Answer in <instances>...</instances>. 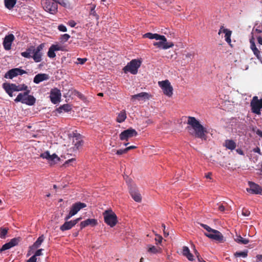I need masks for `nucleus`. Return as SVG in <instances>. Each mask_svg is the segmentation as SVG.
<instances>
[{
    "label": "nucleus",
    "instance_id": "f257e3e1",
    "mask_svg": "<svg viewBox=\"0 0 262 262\" xmlns=\"http://www.w3.org/2000/svg\"><path fill=\"white\" fill-rule=\"evenodd\" d=\"M187 124L189 125L187 128L191 135L202 140H206V129L195 117L189 116Z\"/></svg>",
    "mask_w": 262,
    "mask_h": 262
},
{
    "label": "nucleus",
    "instance_id": "f03ea898",
    "mask_svg": "<svg viewBox=\"0 0 262 262\" xmlns=\"http://www.w3.org/2000/svg\"><path fill=\"white\" fill-rule=\"evenodd\" d=\"M30 92V90H27L23 93H19L14 101L16 102H20L28 105H33L35 103L36 99L33 96L29 95Z\"/></svg>",
    "mask_w": 262,
    "mask_h": 262
},
{
    "label": "nucleus",
    "instance_id": "7ed1b4c3",
    "mask_svg": "<svg viewBox=\"0 0 262 262\" xmlns=\"http://www.w3.org/2000/svg\"><path fill=\"white\" fill-rule=\"evenodd\" d=\"M104 222L111 227H114L117 223V216L111 209L106 210L103 213Z\"/></svg>",
    "mask_w": 262,
    "mask_h": 262
},
{
    "label": "nucleus",
    "instance_id": "20e7f679",
    "mask_svg": "<svg viewBox=\"0 0 262 262\" xmlns=\"http://www.w3.org/2000/svg\"><path fill=\"white\" fill-rule=\"evenodd\" d=\"M41 4L44 10L52 14L57 11L58 4L55 0H43Z\"/></svg>",
    "mask_w": 262,
    "mask_h": 262
},
{
    "label": "nucleus",
    "instance_id": "39448f33",
    "mask_svg": "<svg viewBox=\"0 0 262 262\" xmlns=\"http://www.w3.org/2000/svg\"><path fill=\"white\" fill-rule=\"evenodd\" d=\"M141 62L139 60L133 59L123 68L124 72L126 73L130 72L132 74H136L141 66Z\"/></svg>",
    "mask_w": 262,
    "mask_h": 262
},
{
    "label": "nucleus",
    "instance_id": "423d86ee",
    "mask_svg": "<svg viewBox=\"0 0 262 262\" xmlns=\"http://www.w3.org/2000/svg\"><path fill=\"white\" fill-rule=\"evenodd\" d=\"M129 187V193L132 198L137 202H141L142 196L136 185L132 183V181H127Z\"/></svg>",
    "mask_w": 262,
    "mask_h": 262
},
{
    "label": "nucleus",
    "instance_id": "0eeeda50",
    "mask_svg": "<svg viewBox=\"0 0 262 262\" xmlns=\"http://www.w3.org/2000/svg\"><path fill=\"white\" fill-rule=\"evenodd\" d=\"M158 83L165 95L168 97L172 96L173 88L168 80L159 81Z\"/></svg>",
    "mask_w": 262,
    "mask_h": 262
},
{
    "label": "nucleus",
    "instance_id": "6e6552de",
    "mask_svg": "<svg viewBox=\"0 0 262 262\" xmlns=\"http://www.w3.org/2000/svg\"><path fill=\"white\" fill-rule=\"evenodd\" d=\"M161 37H162V38L158 39L157 40H159V41L154 42L153 43V45L154 46H156L159 48L166 50L170 48H172L174 46L172 42L167 41V39L165 36L161 35Z\"/></svg>",
    "mask_w": 262,
    "mask_h": 262
},
{
    "label": "nucleus",
    "instance_id": "1a4fd4ad",
    "mask_svg": "<svg viewBox=\"0 0 262 262\" xmlns=\"http://www.w3.org/2000/svg\"><path fill=\"white\" fill-rule=\"evenodd\" d=\"M44 47V43H41L36 48L34 47V51H33L31 58L33 59L35 62H39L42 60V51Z\"/></svg>",
    "mask_w": 262,
    "mask_h": 262
},
{
    "label": "nucleus",
    "instance_id": "9d476101",
    "mask_svg": "<svg viewBox=\"0 0 262 262\" xmlns=\"http://www.w3.org/2000/svg\"><path fill=\"white\" fill-rule=\"evenodd\" d=\"M137 135L136 130L132 128H129L121 132L119 135V138L121 141H127L128 139L136 137Z\"/></svg>",
    "mask_w": 262,
    "mask_h": 262
},
{
    "label": "nucleus",
    "instance_id": "9b49d317",
    "mask_svg": "<svg viewBox=\"0 0 262 262\" xmlns=\"http://www.w3.org/2000/svg\"><path fill=\"white\" fill-rule=\"evenodd\" d=\"M204 234L209 238L222 243L224 241V236L218 230L212 229L209 233H205Z\"/></svg>",
    "mask_w": 262,
    "mask_h": 262
},
{
    "label": "nucleus",
    "instance_id": "f8f14e48",
    "mask_svg": "<svg viewBox=\"0 0 262 262\" xmlns=\"http://www.w3.org/2000/svg\"><path fill=\"white\" fill-rule=\"evenodd\" d=\"M27 72L20 68H14L7 71L5 74V78L12 79L18 75H22L24 74H26Z\"/></svg>",
    "mask_w": 262,
    "mask_h": 262
},
{
    "label": "nucleus",
    "instance_id": "ddd939ff",
    "mask_svg": "<svg viewBox=\"0 0 262 262\" xmlns=\"http://www.w3.org/2000/svg\"><path fill=\"white\" fill-rule=\"evenodd\" d=\"M250 106L251 107V111L253 113L260 115L261 114L260 103L259 99L257 96L253 97L251 102Z\"/></svg>",
    "mask_w": 262,
    "mask_h": 262
},
{
    "label": "nucleus",
    "instance_id": "4468645a",
    "mask_svg": "<svg viewBox=\"0 0 262 262\" xmlns=\"http://www.w3.org/2000/svg\"><path fill=\"white\" fill-rule=\"evenodd\" d=\"M249 187L246 188L247 191L253 194H259L261 191V187L258 184L255 183L253 181H249Z\"/></svg>",
    "mask_w": 262,
    "mask_h": 262
},
{
    "label": "nucleus",
    "instance_id": "2eb2a0df",
    "mask_svg": "<svg viewBox=\"0 0 262 262\" xmlns=\"http://www.w3.org/2000/svg\"><path fill=\"white\" fill-rule=\"evenodd\" d=\"M61 92L57 88L52 89L50 92V100L53 104H57L59 102L61 99Z\"/></svg>",
    "mask_w": 262,
    "mask_h": 262
},
{
    "label": "nucleus",
    "instance_id": "dca6fc26",
    "mask_svg": "<svg viewBox=\"0 0 262 262\" xmlns=\"http://www.w3.org/2000/svg\"><path fill=\"white\" fill-rule=\"evenodd\" d=\"M40 157L43 159H47L51 164H55L59 161V158L55 154L50 155L49 151H46L40 155Z\"/></svg>",
    "mask_w": 262,
    "mask_h": 262
},
{
    "label": "nucleus",
    "instance_id": "f3484780",
    "mask_svg": "<svg viewBox=\"0 0 262 262\" xmlns=\"http://www.w3.org/2000/svg\"><path fill=\"white\" fill-rule=\"evenodd\" d=\"M14 39V36L12 34H10L5 37L3 44L4 48L6 50H10L11 49L12 43Z\"/></svg>",
    "mask_w": 262,
    "mask_h": 262
},
{
    "label": "nucleus",
    "instance_id": "a211bd4d",
    "mask_svg": "<svg viewBox=\"0 0 262 262\" xmlns=\"http://www.w3.org/2000/svg\"><path fill=\"white\" fill-rule=\"evenodd\" d=\"M73 150H78L83 144L82 140L80 134H74L73 137Z\"/></svg>",
    "mask_w": 262,
    "mask_h": 262
},
{
    "label": "nucleus",
    "instance_id": "6ab92c4d",
    "mask_svg": "<svg viewBox=\"0 0 262 262\" xmlns=\"http://www.w3.org/2000/svg\"><path fill=\"white\" fill-rule=\"evenodd\" d=\"M151 97V95L146 92H141L140 93L132 95L131 97V100L134 101L135 99L138 101H146V100L149 99Z\"/></svg>",
    "mask_w": 262,
    "mask_h": 262
},
{
    "label": "nucleus",
    "instance_id": "aec40b11",
    "mask_svg": "<svg viewBox=\"0 0 262 262\" xmlns=\"http://www.w3.org/2000/svg\"><path fill=\"white\" fill-rule=\"evenodd\" d=\"M3 88L6 92L10 96L12 97V93L13 92H16V85L13 83H4L3 84Z\"/></svg>",
    "mask_w": 262,
    "mask_h": 262
},
{
    "label": "nucleus",
    "instance_id": "412c9836",
    "mask_svg": "<svg viewBox=\"0 0 262 262\" xmlns=\"http://www.w3.org/2000/svg\"><path fill=\"white\" fill-rule=\"evenodd\" d=\"M86 207V204L78 202L73 204L70 211L73 214L75 215L80 209Z\"/></svg>",
    "mask_w": 262,
    "mask_h": 262
},
{
    "label": "nucleus",
    "instance_id": "4be33fe9",
    "mask_svg": "<svg viewBox=\"0 0 262 262\" xmlns=\"http://www.w3.org/2000/svg\"><path fill=\"white\" fill-rule=\"evenodd\" d=\"M49 78V76L47 74H38L35 76L33 82L36 84H38L43 81L48 80Z\"/></svg>",
    "mask_w": 262,
    "mask_h": 262
},
{
    "label": "nucleus",
    "instance_id": "5701e85b",
    "mask_svg": "<svg viewBox=\"0 0 262 262\" xmlns=\"http://www.w3.org/2000/svg\"><path fill=\"white\" fill-rule=\"evenodd\" d=\"M45 239L43 235H41L38 237L36 242L30 247L32 250H35L40 247Z\"/></svg>",
    "mask_w": 262,
    "mask_h": 262
},
{
    "label": "nucleus",
    "instance_id": "b1692460",
    "mask_svg": "<svg viewBox=\"0 0 262 262\" xmlns=\"http://www.w3.org/2000/svg\"><path fill=\"white\" fill-rule=\"evenodd\" d=\"M34 46H31L26 51L21 52V55L25 58H30L32 57V55L33 54V51H34Z\"/></svg>",
    "mask_w": 262,
    "mask_h": 262
},
{
    "label": "nucleus",
    "instance_id": "393cba45",
    "mask_svg": "<svg viewBox=\"0 0 262 262\" xmlns=\"http://www.w3.org/2000/svg\"><path fill=\"white\" fill-rule=\"evenodd\" d=\"M223 145L227 149L232 150L235 148L236 144L233 140L227 139L225 141Z\"/></svg>",
    "mask_w": 262,
    "mask_h": 262
},
{
    "label": "nucleus",
    "instance_id": "a878e982",
    "mask_svg": "<svg viewBox=\"0 0 262 262\" xmlns=\"http://www.w3.org/2000/svg\"><path fill=\"white\" fill-rule=\"evenodd\" d=\"M234 239L237 243L242 245H246L249 242L248 239L243 238L240 235L237 234L235 236Z\"/></svg>",
    "mask_w": 262,
    "mask_h": 262
},
{
    "label": "nucleus",
    "instance_id": "bb28decb",
    "mask_svg": "<svg viewBox=\"0 0 262 262\" xmlns=\"http://www.w3.org/2000/svg\"><path fill=\"white\" fill-rule=\"evenodd\" d=\"M74 226L72 221L66 222L62 226H60V229L62 231H64L71 229Z\"/></svg>",
    "mask_w": 262,
    "mask_h": 262
},
{
    "label": "nucleus",
    "instance_id": "cd10ccee",
    "mask_svg": "<svg viewBox=\"0 0 262 262\" xmlns=\"http://www.w3.org/2000/svg\"><path fill=\"white\" fill-rule=\"evenodd\" d=\"M126 118V114L125 110L121 111L118 115L116 119L117 122L122 123L125 121Z\"/></svg>",
    "mask_w": 262,
    "mask_h": 262
},
{
    "label": "nucleus",
    "instance_id": "c85d7f7f",
    "mask_svg": "<svg viewBox=\"0 0 262 262\" xmlns=\"http://www.w3.org/2000/svg\"><path fill=\"white\" fill-rule=\"evenodd\" d=\"M144 37L148 38L149 39H155L156 40H158V39L162 38L161 35H159L157 33H147L144 35Z\"/></svg>",
    "mask_w": 262,
    "mask_h": 262
},
{
    "label": "nucleus",
    "instance_id": "c756f323",
    "mask_svg": "<svg viewBox=\"0 0 262 262\" xmlns=\"http://www.w3.org/2000/svg\"><path fill=\"white\" fill-rule=\"evenodd\" d=\"M16 3V0H4V4L6 8L9 10L14 7Z\"/></svg>",
    "mask_w": 262,
    "mask_h": 262
},
{
    "label": "nucleus",
    "instance_id": "7c9ffc66",
    "mask_svg": "<svg viewBox=\"0 0 262 262\" xmlns=\"http://www.w3.org/2000/svg\"><path fill=\"white\" fill-rule=\"evenodd\" d=\"M71 110V107L69 104H63L60 106L58 109L57 111L59 113H62L63 112H68Z\"/></svg>",
    "mask_w": 262,
    "mask_h": 262
},
{
    "label": "nucleus",
    "instance_id": "2f4dec72",
    "mask_svg": "<svg viewBox=\"0 0 262 262\" xmlns=\"http://www.w3.org/2000/svg\"><path fill=\"white\" fill-rule=\"evenodd\" d=\"M224 33L225 34V40L228 43H230L231 41V35L232 32L228 29H224Z\"/></svg>",
    "mask_w": 262,
    "mask_h": 262
},
{
    "label": "nucleus",
    "instance_id": "473e14b6",
    "mask_svg": "<svg viewBox=\"0 0 262 262\" xmlns=\"http://www.w3.org/2000/svg\"><path fill=\"white\" fill-rule=\"evenodd\" d=\"M85 221L87 226L90 225L92 227H94L96 226L98 224L97 220L95 219H88L85 220Z\"/></svg>",
    "mask_w": 262,
    "mask_h": 262
},
{
    "label": "nucleus",
    "instance_id": "72a5a7b5",
    "mask_svg": "<svg viewBox=\"0 0 262 262\" xmlns=\"http://www.w3.org/2000/svg\"><path fill=\"white\" fill-rule=\"evenodd\" d=\"M234 255L235 257H242L243 258H246L248 256V251H239V252H236Z\"/></svg>",
    "mask_w": 262,
    "mask_h": 262
},
{
    "label": "nucleus",
    "instance_id": "f704fd0d",
    "mask_svg": "<svg viewBox=\"0 0 262 262\" xmlns=\"http://www.w3.org/2000/svg\"><path fill=\"white\" fill-rule=\"evenodd\" d=\"M20 237L13 238L11 239L9 243L11 245V246L13 247L17 245L18 243L20 242Z\"/></svg>",
    "mask_w": 262,
    "mask_h": 262
},
{
    "label": "nucleus",
    "instance_id": "c9c22d12",
    "mask_svg": "<svg viewBox=\"0 0 262 262\" xmlns=\"http://www.w3.org/2000/svg\"><path fill=\"white\" fill-rule=\"evenodd\" d=\"M8 229L6 228H1V233H0V237L2 239H4L6 238V235L8 233Z\"/></svg>",
    "mask_w": 262,
    "mask_h": 262
},
{
    "label": "nucleus",
    "instance_id": "e433bc0d",
    "mask_svg": "<svg viewBox=\"0 0 262 262\" xmlns=\"http://www.w3.org/2000/svg\"><path fill=\"white\" fill-rule=\"evenodd\" d=\"M70 38V35L68 34H64L61 35L60 37V41L64 43L67 42Z\"/></svg>",
    "mask_w": 262,
    "mask_h": 262
},
{
    "label": "nucleus",
    "instance_id": "4c0bfd02",
    "mask_svg": "<svg viewBox=\"0 0 262 262\" xmlns=\"http://www.w3.org/2000/svg\"><path fill=\"white\" fill-rule=\"evenodd\" d=\"M48 56L49 58H53L56 56V54L55 53L54 50L52 49L51 47L49 49L48 52L47 53Z\"/></svg>",
    "mask_w": 262,
    "mask_h": 262
},
{
    "label": "nucleus",
    "instance_id": "58836bf2",
    "mask_svg": "<svg viewBox=\"0 0 262 262\" xmlns=\"http://www.w3.org/2000/svg\"><path fill=\"white\" fill-rule=\"evenodd\" d=\"M16 92L28 90V86L25 84L16 85Z\"/></svg>",
    "mask_w": 262,
    "mask_h": 262
},
{
    "label": "nucleus",
    "instance_id": "ea45409f",
    "mask_svg": "<svg viewBox=\"0 0 262 262\" xmlns=\"http://www.w3.org/2000/svg\"><path fill=\"white\" fill-rule=\"evenodd\" d=\"M57 4L64 7H68L70 6V3L68 0H58Z\"/></svg>",
    "mask_w": 262,
    "mask_h": 262
},
{
    "label": "nucleus",
    "instance_id": "a19ab883",
    "mask_svg": "<svg viewBox=\"0 0 262 262\" xmlns=\"http://www.w3.org/2000/svg\"><path fill=\"white\" fill-rule=\"evenodd\" d=\"M250 48L252 50H256V49L257 48L255 43L254 41V38L253 36H252L250 39Z\"/></svg>",
    "mask_w": 262,
    "mask_h": 262
},
{
    "label": "nucleus",
    "instance_id": "79ce46f5",
    "mask_svg": "<svg viewBox=\"0 0 262 262\" xmlns=\"http://www.w3.org/2000/svg\"><path fill=\"white\" fill-rule=\"evenodd\" d=\"M254 54L256 56L257 59L259 60L261 62H262L261 57L260 55V51L258 50L257 48L256 49V50H252Z\"/></svg>",
    "mask_w": 262,
    "mask_h": 262
},
{
    "label": "nucleus",
    "instance_id": "37998d69",
    "mask_svg": "<svg viewBox=\"0 0 262 262\" xmlns=\"http://www.w3.org/2000/svg\"><path fill=\"white\" fill-rule=\"evenodd\" d=\"M12 247L11 246V245L10 244V243L8 242L7 243H6L5 244H4L2 247L1 248V249H0V251H5L6 250H8V249H10L11 248H12Z\"/></svg>",
    "mask_w": 262,
    "mask_h": 262
},
{
    "label": "nucleus",
    "instance_id": "c03bdc74",
    "mask_svg": "<svg viewBox=\"0 0 262 262\" xmlns=\"http://www.w3.org/2000/svg\"><path fill=\"white\" fill-rule=\"evenodd\" d=\"M87 61V59L86 58H78L77 59V61L75 62L76 64H83Z\"/></svg>",
    "mask_w": 262,
    "mask_h": 262
},
{
    "label": "nucleus",
    "instance_id": "a18cd8bd",
    "mask_svg": "<svg viewBox=\"0 0 262 262\" xmlns=\"http://www.w3.org/2000/svg\"><path fill=\"white\" fill-rule=\"evenodd\" d=\"M51 47L52 48V49L54 50L55 52L62 50V47L58 45H52Z\"/></svg>",
    "mask_w": 262,
    "mask_h": 262
},
{
    "label": "nucleus",
    "instance_id": "49530a36",
    "mask_svg": "<svg viewBox=\"0 0 262 262\" xmlns=\"http://www.w3.org/2000/svg\"><path fill=\"white\" fill-rule=\"evenodd\" d=\"M148 251L152 253H157L158 252V250L155 246H152L149 248Z\"/></svg>",
    "mask_w": 262,
    "mask_h": 262
},
{
    "label": "nucleus",
    "instance_id": "de8ad7c7",
    "mask_svg": "<svg viewBox=\"0 0 262 262\" xmlns=\"http://www.w3.org/2000/svg\"><path fill=\"white\" fill-rule=\"evenodd\" d=\"M242 214L244 216H249L250 214V211L247 209L244 208L242 210Z\"/></svg>",
    "mask_w": 262,
    "mask_h": 262
},
{
    "label": "nucleus",
    "instance_id": "09e8293b",
    "mask_svg": "<svg viewBox=\"0 0 262 262\" xmlns=\"http://www.w3.org/2000/svg\"><path fill=\"white\" fill-rule=\"evenodd\" d=\"M95 6H94L91 8V11H90V14L93 16H95L97 18H98V16L97 15V14L95 10Z\"/></svg>",
    "mask_w": 262,
    "mask_h": 262
},
{
    "label": "nucleus",
    "instance_id": "8fccbe9b",
    "mask_svg": "<svg viewBox=\"0 0 262 262\" xmlns=\"http://www.w3.org/2000/svg\"><path fill=\"white\" fill-rule=\"evenodd\" d=\"M200 225L201 227H203L205 230H206V231H207L208 233H209L210 231H211V230L212 229L211 228H210L209 226H208L207 225H205V224H204L202 223H200Z\"/></svg>",
    "mask_w": 262,
    "mask_h": 262
},
{
    "label": "nucleus",
    "instance_id": "3c124183",
    "mask_svg": "<svg viewBox=\"0 0 262 262\" xmlns=\"http://www.w3.org/2000/svg\"><path fill=\"white\" fill-rule=\"evenodd\" d=\"M58 29L60 31L63 32H66L67 31L66 27L62 24H61L58 26Z\"/></svg>",
    "mask_w": 262,
    "mask_h": 262
},
{
    "label": "nucleus",
    "instance_id": "603ef678",
    "mask_svg": "<svg viewBox=\"0 0 262 262\" xmlns=\"http://www.w3.org/2000/svg\"><path fill=\"white\" fill-rule=\"evenodd\" d=\"M189 252H190L189 248L186 246H184L183 248V255L186 256Z\"/></svg>",
    "mask_w": 262,
    "mask_h": 262
},
{
    "label": "nucleus",
    "instance_id": "864d4df0",
    "mask_svg": "<svg viewBox=\"0 0 262 262\" xmlns=\"http://www.w3.org/2000/svg\"><path fill=\"white\" fill-rule=\"evenodd\" d=\"M42 250H43L42 249H40L37 250L35 252V254L34 255V256H35V257H36L37 256L41 255L42 254Z\"/></svg>",
    "mask_w": 262,
    "mask_h": 262
},
{
    "label": "nucleus",
    "instance_id": "5fc2aeb1",
    "mask_svg": "<svg viewBox=\"0 0 262 262\" xmlns=\"http://www.w3.org/2000/svg\"><path fill=\"white\" fill-rule=\"evenodd\" d=\"M194 252H195V253L196 255L197 256V257H198V260H199L200 262H206V261H205L204 260H203L202 258L200 257V256H199V253H198V252L196 251V249H194Z\"/></svg>",
    "mask_w": 262,
    "mask_h": 262
},
{
    "label": "nucleus",
    "instance_id": "6e6d98bb",
    "mask_svg": "<svg viewBox=\"0 0 262 262\" xmlns=\"http://www.w3.org/2000/svg\"><path fill=\"white\" fill-rule=\"evenodd\" d=\"M190 261H193V255L190 252L188 253L186 256H185Z\"/></svg>",
    "mask_w": 262,
    "mask_h": 262
},
{
    "label": "nucleus",
    "instance_id": "4d7b16f0",
    "mask_svg": "<svg viewBox=\"0 0 262 262\" xmlns=\"http://www.w3.org/2000/svg\"><path fill=\"white\" fill-rule=\"evenodd\" d=\"M36 261L37 258L35 257V256L33 255L27 261V262H36Z\"/></svg>",
    "mask_w": 262,
    "mask_h": 262
},
{
    "label": "nucleus",
    "instance_id": "13d9d810",
    "mask_svg": "<svg viewBox=\"0 0 262 262\" xmlns=\"http://www.w3.org/2000/svg\"><path fill=\"white\" fill-rule=\"evenodd\" d=\"M125 153H126V150H125V148L123 149H119V150H117V152H116V154H117L118 155H122Z\"/></svg>",
    "mask_w": 262,
    "mask_h": 262
},
{
    "label": "nucleus",
    "instance_id": "bf43d9fd",
    "mask_svg": "<svg viewBox=\"0 0 262 262\" xmlns=\"http://www.w3.org/2000/svg\"><path fill=\"white\" fill-rule=\"evenodd\" d=\"M218 210L220 211L223 212L225 210V207L223 204H220L219 205Z\"/></svg>",
    "mask_w": 262,
    "mask_h": 262
},
{
    "label": "nucleus",
    "instance_id": "052dcab7",
    "mask_svg": "<svg viewBox=\"0 0 262 262\" xmlns=\"http://www.w3.org/2000/svg\"><path fill=\"white\" fill-rule=\"evenodd\" d=\"M253 151L254 152L258 153L259 155L261 154V151H260V149L259 147H256L254 148L253 149Z\"/></svg>",
    "mask_w": 262,
    "mask_h": 262
},
{
    "label": "nucleus",
    "instance_id": "680f3d73",
    "mask_svg": "<svg viewBox=\"0 0 262 262\" xmlns=\"http://www.w3.org/2000/svg\"><path fill=\"white\" fill-rule=\"evenodd\" d=\"M73 215H74V214H73L72 212L71 211H70L69 214L66 216L64 220L66 221H68Z\"/></svg>",
    "mask_w": 262,
    "mask_h": 262
},
{
    "label": "nucleus",
    "instance_id": "e2e57ef3",
    "mask_svg": "<svg viewBox=\"0 0 262 262\" xmlns=\"http://www.w3.org/2000/svg\"><path fill=\"white\" fill-rule=\"evenodd\" d=\"M80 229H83V228H85V227L87 226L86 222H85V221H83L81 222L80 223Z\"/></svg>",
    "mask_w": 262,
    "mask_h": 262
},
{
    "label": "nucleus",
    "instance_id": "0e129e2a",
    "mask_svg": "<svg viewBox=\"0 0 262 262\" xmlns=\"http://www.w3.org/2000/svg\"><path fill=\"white\" fill-rule=\"evenodd\" d=\"M162 228H163V232H164V236H165V237L167 236L168 235V233H167V232H166V230H165V227H165V225L164 224H163L162 225Z\"/></svg>",
    "mask_w": 262,
    "mask_h": 262
},
{
    "label": "nucleus",
    "instance_id": "69168bd1",
    "mask_svg": "<svg viewBox=\"0 0 262 262\" xmlns=\"http://www.w3.org/2000/svg\"><path fill=\"white\" fill-rule=\"evenodd\" d=\"M68 24L71 27H74L76 25V23L74 20H70L69 21Z\"/></svg>",
    "mask_w": 262,
    "mask_h": 262
},
{
    "label": "nucleus",
    "instance_id": "338daca9",
    "mask_svg": "<svg viewBox=\"0 0 262 262\" xmlns=\"http://www.w3.org/2000/svg\"><path fill=\"white\" fill-rule=\"evenodd\" d=\"M163 239V237L161 236H158L157 238H155V240L158 242V243H161Z\"/></svg>",
    "mask_w": 262,
    "mask_h": 262
},
{
    "label": "nucleus",
    "instance_id": "774afa93",
    "mask_svg": "<svg viewBox=\"0 0 262 262\" xmlns=\"http://www.w3.org/2000/svg\"><path fill=\"white\" fill-rule=\"evenodd\" d=\"M256 261H261L262 262V255H257L256 256Z\"/></svg>",
    "mask_w": 262,
    "mask_h": 262
}]
</instances>
